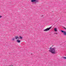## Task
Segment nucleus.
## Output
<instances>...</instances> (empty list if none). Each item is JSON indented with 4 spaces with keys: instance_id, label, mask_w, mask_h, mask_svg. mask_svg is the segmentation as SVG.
I'll return each instance as SVG.
<instances>
[{
    "instance_id": "nucleus-1",
    "label": "nucleus",
    "mask_w": 66,
    "mask_h": 66,
    "mask_svg": "<svg viewBox=\"0 0 66 66\" xmlns=\"http://www.w3.org/2000/svg\"><path fill=\"white\" fill-rule=\"evenodd\" d=\"M55 48H55V47L52 48L51 47L50 48V50H49V51L53 54H55L56 53L55 49Z\"/></svg>"
},
{
    "instance_id": "nucleus-2",
    "label": "nucleus",
    "mask_w": 66,
    "mask_h": 66,
    "mask_svg": "<svg viewBox=\"0 0 66 66\" xmlns=\"http://www.w3.org/2000/svg\"><path fill=\"white\" fill-rule=\"evenodd\" d=\"M52 27H50L49 28H47L45 29L44 30V31H49L50 29H51Z\"/></svg>"
},
{
    "instance_id": "nucleus-3",
    "label": "nucleus",
    "mask_w": 66,
    "mask_h": 66,
    "mask_svg": "<svg viewBox=\"0 0 66 66\" xmlns=\"http://www.w3.org/2000/svg\"><path fill=\"white\" fill-rule=\"evenodd\" d=\"M32 2H35V4H36L37 2H38V0H31Z\"/></svg>"
},
{
    "instance_id": "nucleus-4",
    "label": "nucleus",
    "mask_w": 66,
    "mask_h": 66,
    "mask_svg": "<svg viewBox=\"0 0 66 66\" xmlns=\"http://www.w3.org/2000/svg\"><path fill=\"white\" fill-rule=\"evenodd\" d=\"M54 31L55 32H57V28H55L54 29Z\"/></svg>"
},
{
    "instance_id": "nucleus-5",
    "label": "nucleus",
    "mask_w": 66,
    "mask_h": 66,
    "mask_svg": "<svg viewBox=\"0 0 66 66\" xmlns=\"http://www.w3.org/2000/svg\"><path fill=\"white\" fill-rule=\"evenodd\" d=\"M19 37H18V36H15V39H19Z\"/></svg>"
},
{
    "instance_id": "nucleus-6",
    "label": "nucleus",
    "mask_w": 66,
    "mask_h": 66,
    "mask_svg": "<svg viewBox=\"0 0 66 66\" xmlns=\"http://www.w3.org/2000/svg\"><path fill=\"white\" fill-rule=\"evenodd\" d=\"M16 41L18 43H20V40L18 39L16 40Z\"/></svg>"
},
{
    "instance_id": "nucleus-7",
    "label": "nucleus",
    "mask_w": 66,
    "mask_h": 66,
    "mask_svg": "<svg viewBox=\"0 0 66 66\" xmlns=\"http://www.w3.org/2000/svg\"><path fill=\"white\" fill-rule=\"evenodd\" d=\"M63 34L65 35H66V31H64L63 33Z\"/></svg>"
},
{
    "instance_id": "nucleus-8",
    "label": "nucleus",
    "mask_w": 66,
    "mask_h": 66,
    "mask_svg": "<svg viewBox=\"0 0 66 66\" xmlns=\"http://www.w3.org/2000/svg\"><path fill=\"white\" fill-rule=\"evenodd\" d=\"M65 31L62 30H61V32H62V33H64V32Z\"/></svg>"
},
{
    "instance_id": "nucleus-9",
    "label": "nucleus",
    "mask_w": 66,
    "mask_h": 66,
    "mask_svg": "<svg viewBox=\"0 0 66 66\" xmlns=\"http://www.w3.org/2000/svg\"><path fill=\"white\" fill-rule=\"evenodd\" d=\"M15 40V38H12V40L13 41H14Z\"/></svg>"
},
{
    "instance_id": "nucleus-10",
    "label": "nucleus",
    "mask_w": 66,
    "mask_h": 66,
    "mask_svg": "<svg viewBox=\"0 0 66 66\" xmlns=\"http://www.w3.org/2000/svg\"><path fill=\"white\" fill-rule=\"evenodd\" d=\"M20 39H22V37L21 36H20Z\"/></svg>"
},
{
    "instance_id": "nucleus-11",
    "label": "nucleus",
    "mask_w": 66,
    "mask_h": 66,
    "mask_svg": "<svg viewBox=\"0 0 66 66\" xmlns=\"http://www.w3.org/2000/svg\"><path fill=\"white\" fill-rule=\"evenodd\" d=\"M63 59H66V57H63Z\"/></svg>"
},
{
    "instance_id": "nucleus-12",
    "label": "nucleus",
    "mask_w": 66,
    "mask_h": 66,
    "mask_svg": "<svg viewBox=\"0 0 66 66\" xmlns=\"http://www.w3.org/2000/svg\"><path fill=\"white\" fill-rule=\"evenodd\" d=\"M63 29H64L65 30H66V28H65L63 27Z\"/></svg>"
},
{
    "instance_id": "nucleus-13",
    "label": "nucleus",
    "mask_w": 66,
    "mask_h": 66,
    "mask_svg": "<svg viewBox=\"0 0 66 66\" xmlns=\"http://www.w3.org/2000/svg\"><path fill=\"white\" fill-rule=\"evenodd\" d=\"M1 17H2V16H0V18H1Z\"/></svg>"
}]
</instances>
